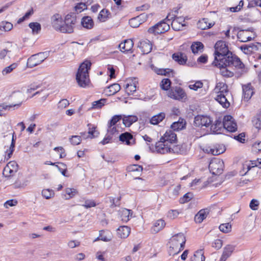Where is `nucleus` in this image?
<instances>
[{
	"label": "nucleus",
	"mask_w": 261,
	"mask_h": 261,
	"mask_svg": "<svg viewBox=\"0 0 261 261\" xmlns=\"http://www.w3.org/2000/svg\"><path fill=\"white\" fill-rule=\"evenodd\" d=\"M227 60L222 61H213L212 64L220 69V73L225 77H231L234 75V72L231 70L232 67L240 70L239 73L241 75L246 73L248 68L241 61L238 57H227Z\"/></svg>",
	"instance_id": "nucleus-1"
},
{
	"label": "nucleus",
	"mask_w": 261,
	"mask_h": 261,
	"mask_svg": "<svg viewBox=\"0 0 261 261\" xmlns=\"http://www.w3.org/2000/svg\"><path fill=\"white\" fill-rule=\"evenodd\" d=\"M91 63L85 61L80 66L76 74V80L78 85L83 88L86 87L90 83L89 70L90 69Z\"/></svg>",
	"instance_id": "nucleus-2"
},
{
	"label": "nucleus",
	"mask_w": 261,
	"mask_h": 261,
	"mask_svg": "<svg viewBox=\"0 0 261 261\" xmlns=\"http://www.w3.org/2000/svg\"><path fill=\"white\" fill-rule=\"evenodd\" d=\"M186 242V237L182 233H178L172 236L169 243L170 255H174L181 251L184 249Z\"/></svg>",
	"instance_id": "nucleus-3"
},
{
	"label": "nucleus",
	"mask_w": 261,
	"mask_h": 261,
	"mask_svg": "<svg viewBox=\"0 0 261 261\" xmlns=\"http://www.w3.org/2000/svg\"><path fill=\"white\" fill-rule=\"evenodd\" d=\"M215 59L214 61H222L227 60V57H237L233 55L228 49V46L225 41H218L215 45Z\"/></svg>",
	"instance_id": "nucleus-4"
},
{
	"label": "nucleus",
	"mask_w": 261,
	"mask_h": 261,
	"mask_svg": "<svg viewBox=\"0 0 261 261\" xmlns=\"http://www.w3.org/2000/svg\"><path fill=\"white\" fill-rule=\"evenodd\" d=\"M76 22V16L74 14H68L65 18L61 32L63 33H71L73 32L74 25Z\"/></svg>",
	"instance_id": "nucleus-5"
},
{
	"label": "nucleus",
	"mask_w": 261,
	"mask_h": 261,
	"mask_svg": "<svg viewBox=\"0 0 261 261\" xmlns=\"http://www.w3.org/2000/svg\"><path fill=\"white\" fill-rule=\"evenodd\" d=\"M48 56L47 52L39 53L32 55L28 59L27 66L33 68L39 65L48 57Z\"/></svg>",
	"instance_id": "nucleus-6"
},
{
	"label": "nucleus",
	"mask_w": 261,
	"mask_h": 261,
	"mask_svg": "<svg viewBox=\"0 0 261 261\" xmlns=\"http://www.w3.org/2000/svg\"><path fill=\"white\" fill-rule=\"evenodd\" d=\"M224 163L220 159H215L212 160L208 166L210 172L214 175H220L223 170Z\"/></svg>",
	"instance_id": "nucleus-7"
},
{
	"label": "nucleus",
	"mask_w": 261,
	"mask_h": 261,
	"mask_svg": "<svg viewBox=\"0 0 261 261\" xmlns=\"http://www.w3.org/2000/svg\"><path fill=\"white\" fill-rule=\"evenodd\" d=\"M168 96L174 99L182 100L187 98V95L184 90L180 87L171 88L168 93Z\"/></svg>",
	"instance_id": "nucleus-8"
},
{
	"label": "nucleus",
	"mask_w": 261,
	"mask_h": 261,
	"mask_svg": "<svg viewBox=\"0 0 261 261\" xmlns=\"http://www.w3.org/2000/svg\"><path fill=\"white\" fill-rule=\"evenodd\" d=\"M171 145L169 144L165 143V142L163 140H161V139L160 141L156 142L153 147L149 146V148L151 150L152 149L153 151H155L161 154H165L170 153L171 152Z\"/></svg>",
	"instance_id": "nucleus-9"
},
{
	"label": "nucleus",
	"mask_w": 261,
	"mask_h": 261,
	"mask_svg": "<svg viewBox=\"0 0 261 261\" xmlns=\"http://www.w3.org/2000/svg\"><path fill=\"white\" fill-rule=\"evenodd\" d=\"M169 29V24L164 20L149 28L148 32L154 34H160L167 31Z\"/></svg>",
	"instance_id": "nucleus-10"
},
{
	"label": "nucleus",
	"mask_w": 261,
	"mask_h": 261,
	"mask_svg": "<svg viewBox=\"0 0 261 261\" xmlns=\"http://www.w3.org/2000/svg\"><path fill=\"white\" fill-rule=\"evenodd\" d=\"M223 127L230 132H234L237 130V123L231 116L226 115L224 117L223 119Z\"/></svg>",
	"instance_id": "nucleus-11"
},
{
	"label": "nucleus",
	"mask_w": 261,
	"mask_h": 261,
	"mask_svg": "<svg viewBox=\"0 0 261 261\" xmlns=\"http://www.w3.org/2000/svg\"><path fill=\"white\" fill-rule=\"evenodd\" d=\"M212 121L209 117L203 115H197L195 117L194 124L197 127H208L212 124Z\"/></svg>",
	"instance_id": "nucleus-12"
},
{
	"label": "nucleus",
	"mask_w": 261,
	"mask_h": 261,
	"mask_svg": "<svg viewBox=\"0 0 261 261\" xmlns=\"http://www.w3.org/2000/svg\"><path fill=\"white\" fill-rule=\"evenodd\" d=\"M252 29H248L247 30H242L240 28H234V31H238L237 34L238 39L242 42H245L248 41H250L252 37L248 35V33L252 32Z\"/></svg>",
	"instance_id": "nucleus-13"
},
{
	"label": "nucleus",
	"mask_w": 261,
	"mask_h": 261,
	"mask_svg": "<svg viewBox=\"0 0 261 261\" xmlns=\"http://www.w3.org/2000/svg\"><path fill=\"white\" fill-rule=\"evenodd\" d=\"M165 143L173 146V144L177 140L176 134L172 130L166 131L165 134L161 138Z\"/></svg>",
	"instance_id": "nucleus-14"
},
{
	"label": "nucleus",
	"mask_w": 261,
	"mask_h": 261,
	"mask_svg": "<svg viewBox=\"0 0 261 261\" xmlns=\"http://www.w3.org/2000/svg\"><path fill=\"white\" fill-rule=\"evenodd\" d=\"M119 140L127 145H132L135 144V139L133 136L128 132L121 134L119 136Z\"/></svg>",
	"instance_id": "nucleus-15"
},
{
	"label": "nucleus",
	"mask_w": 261,
	"mask_h": 261,
	"mask_svg": "<svg viewBox=\"0 0 261 261\" xmlns=\"http://www.w3.org/2000/svg\"><path fill=\"white\" fill-rule=\"evenodd\" d=\"M170 150L171 152L170 153H173L185 154L188 151V148L187 144L185 143H182L181 144H178L176 145L173 144V146H171Z\"/></svg>",
	"instance_id": "nucleus-16"
},
{
	"label": "nucleus",
	"mask_w": 261,
	"mask_h": 261,
	"mask_svg": "<svg viewBox=\"0 0 261 261\" xmlns=\"http://www.w3.org/2000/svg\"><path fill=\"white\" fill-rule=\"evenodd\" d=\"M138 47L141 49L143 54H148L152 49V45L149 40L139 41Z\"/></svg>",
	"instance_id": "nucleus-17"
},
{
	"label": "nucleus",
	"mask_w": 261,
	"mask_h": 261,
	"mask_svg": "<svg viewBox=\"0 0 261 261\" xmlns=\"http://www.w3.org/2000/svg\"><path fill=\"white\" fill-rule=\"evenodd\" d=\"M203 151L208 154L217 155L222 153L224 152V149L222 147H220L219 145H215L213 146L206 147L203 149Z\"/></svg>",
	"instance_id": "nucleus-18"
},
{
	"label": "nucleus",
	"mask_w": 261,
	"mask_h": 261,
	"mask_svg": "<svg viewBox=\"0 0 261 261\" xmlns=\"http://www.w3.org/2000/svg\"><path fill=\"white\" fill-rule=\"evenodd\" d=\"M242 89L244 99L247 100L250 99L254 93L253 88L250 83L242 86Z\"/></svg>",
	"instance_id": "nucleus-19"
},
{
	"label": "nucleus",
	"mask_w": 261,
	"mask_h": 261,
	"mask_svg": "<svg viewBox=\"0 0 261 261\" xmlns=\"http://www.w3.org/2000/svg\"><path fill=\"white\" fill-rule=\"evenodd\" d=\"M134 46V42L132 39H126L119 45L120 49L122 52L130 51Z\"/></svg>",
	"instance_id": "nucleus-20"
},
{
	"label": "nucleus",
	"mask_w": 261,
	"mask_h": 261,
	"mask_svg": "<svg viewBox=\"0 0 261 261\" xmlns=\"http://www.w3.org/2000/svg\"><path fill=\"white\" fill-rule=\"evenodd\" d=\"M234 249V246L231 245L226 246L223 249V253L219 261H225L231 255Z\"/></svg>",
	"instance_id": "nucleus-21"
},
{
	"label": "nucleus",
	"mask_w": 261,
	"mask_h": 261,
	"mask_svg": "<svg viewBox=\"0 0 261 261\" xmlns=\"http://www.w3.org/2000/svg\"><path fill=\"white\" fill-rule=\"evenodd\" d=\"M130 232V228L126 226H120L117 229V236L121 239L127 238Z\"/></svg>",
	"instance_id": "nucleus-22"
},
{
	"label": "nucleus",
	"mask_w": 261,
	"mask_h": 261,
	"mask_svg": "<svg viewBox=\"0 0 261 261\" xmlns=\"http://www.w3.org/2000/svg\"><path fill=\"white\" fill-rule=\"evenodd\" d=\"M63 23L62 19L59 14H56L53 16L52 17V25L55 30L61 32Z\"/></svg>",
	"instance_id": "nucleus-23"
},
{
	"label": "nucleus",
	"mask_w": 261,
	"mask_h": 261,
	"mask_svg": "<svg viewBox=\"0 0 261 261\" xmlns=\"http://www.w3.org/2000/svg\"><path fill=\"white\" fill-rule=\"evenodd\" d=\"M209 213L207 208L202 209L195 216L194 220L196 223H200L205 219Z\"/></svg>",
	"instance_id": "nucleus-24"
},
{
	"label": "nucleus",
	"mask_w": 261,
	"mask_h": 261,
	"mask_svg": "<svg viewBox=\"0 0 261 261\" xmlns=\"http://www.w3.org/2000/svg\"><path fill=\"white\" fill-rule=\"evenodd\" d=\"M215 90H216L218 95H228L229 93L227 85L223 82H219L217 84Z\"/></svg>",
	"instance_id": "nucleus-25"
},
{
	"label": "nucleus",
	"mask_w": 261,
	"mask_h": 261,
	"mask_svg": "<svg viewBox=\"0 0 261 261\" xmlns=\"http://www.w3.org/2000/svg\"><path fill=\"white\" fill-rule=\"evenodd\" d=\"M119 214L121 220L124 222H127L132 217L133 212L132 210L123 208L120 210Z\"/></svg>",
	"instance_id": "nucleus-26"
},
{
	"label": "nucleus",
	"mask_w": 261,
	"mask_h": 261,
	"mask_svg": "<svg viewBox=\"0 0 261 261\" xmlns=\"http://www.w3.org/2000/svg\"><path fill=\"white\" fill-rule=\"evenodd\" d=\"M215 24V22H208V19L206 18H202L199 20L197 23L198 27L201 30H206L212 28Z\"/></svg>",
	"instance_id": "nucleus-27"
},
{
	"label": "nucleus",
	"mask_w": 261,
	"mask_h": 261,
	"mask_svg": "<svg viewBox=\"0 0 261 261\" xmlns=\"http://www.w3.org/2000/svg\"><path fill=\"white\" fill-rule=\"evenodd\" d=\"M166 223L163 219H159L156 221L151 228V231L153 233H158L163 229Z\"/></svg>",
	"instance_id": "nucleus-28"
},
{
	"label": "nucleus",
	"mask_w": 261,
	"mask_h": 261,
	"mask_svg": "<svg viewBox=\"0 0 261 261\" xmlns=\"http://www.w3.org/2000/svg\"><path fill=\"white\" fill-rule=\"evenodd\" d=\"M241 50L245 54H250L252 52L258 50L257 45L251 44V45L244 44L240 46Z\"/></svg>",
	"instance_id": "nucleus-29"
},
{
	"label": "nucleus",
	"mask_w": 261,
	"mask_h": 261,
	"mask_svg": "<svg viewBox=\"0 0 261 261\" xmlns=\"http://www.w3.org/2000/svg\"><path fill=\"white\" fill-rule=\"evenodd\" d=\"M227 95H217L215 100L217 101L223 108H227L230 106V103L226 98Z\"/></svg>",
	"instance_id": "nucleus-30"
},
{
	"label": "nucleus",
	"mask_w": 261,
	"mask_h": 261,
	"mask_svg": "<svg viewBox=\"0 0 261 261\" xmlns=\"http://www.w3.org/2000/svg\"><path fill=\"white\" fill-rule=\"evenodd\" d=\"M106 99L101 98L98 100L94 101L92 103V106L88 109V111L92 110H98L105 106L106 102Z\"/></svg>",
	"instance_id": "nucleus-31"
},
{
	"label": "nucleus",
	"mask_w": 261,
	"mask_h": 261,
	"mask_svg": "<svg viewBox=\"0 0 261 261\" xmlns=\"http://www.w3.org/2000/svg\"><path fill=\"white\" fill-rule=\"evenodd\" d=\"M100 234V240L103 242H110L112 239V233L108 230H100L99 232Z\"/></svg>",
	"instance_id": "nucleus-32"
},
{
	"label": "nucleus",
	"mask_w": 261,
	"mask_h": 261,
	"mask_svg": "<svg viewBox=\"0 0 261 261\" xmlns=\"http://www.w3.org/2000/svg\"><path fill=\"white\" fill-rule=\"evenodd\" d=\"M138 118L137 116L131 115L124 116L122 119L123 123L126 127L130 126L134 122H136Z\"/></svg>",
	"instance_id": "nucleus-33"
},
{
	"label": "nucleus",
	"mask_w": 261,
	"mask_h": 261,
	"mask_svg": "<svg viewBox=\"0 0 261 261\" xmlns=\"http://www.w3.org/2000/svg\"><path fill=\"white\" fill-rule=\"evenodd\" d=\"M165 117V114L163 112L160 113L151 117L150 120L151 124L156 125L162 121Z\"/></svg>",
	"instance_id": "nucleus-34"
},
{
	"label": "nucleus",
	"mask_w": 261,
	"mask_h": 261,
	"mask_svg": "<svg viewBox=\"0 0 261 261\" xmlns=\"http://www.w3.org/2000/svg\"><path fill=\"white\" fill-rule=\"evenodd\" d=\"M81 23L83 27L88 29H91L94 25L92 19L89 16L83 17L81 21Z\"/></svg>",
	"instance_id": "nucleus-35"
},
{
	"label": "nucleus",
	"mask_w": 261,
	"mask_h": 261,
	"mask_svg": "<svg viewBox=\"0 0 261 261\" xmlns=\"http://www.w3.org/2000/svg\"><path fill=\"white\" fill-rule=\"evenodd\" d=\"M16 139V137L14 136V133H13L12 138V141L10 145V146L9 147V149L7 150L6 151V153H7V156L5 157V158L7 160L9 159L11 155L13 154V152L14 150V147H15V140Z\"/></svg>",
	"instance_id": "nucleus-36"
},
{
	"label": "nucleus",
	"mask_w": 261,
	"mask_h": 261,
	"mask_svg": "<svg viewBox=\"0 0 261 261\" xmlns=\"http://www.w3.org/2000/svg\"><path fill=\"white\" fill-rule=\"evenodd\" d=\"M222 127L223 122L220 120H216L215 124L211 125V130L214 133L220 134Z\"/></svg>",
	"instance_id": "nucleus-37"
},
{
	"label": "nucleus",
	"mask_w": 261,
	"mask_h": 261,
	"mask_svg": "<svg viewBox=\"0 0 261 261\" xmlns=\"http://www.w3.org/2000/svg\"><path fill=\"white\" fill-rule=\"evenodd\" d=\"M203 46V44L201 42H196L192 44L191 48L193 53L195 54L198 52H201Z\"/></svg>",
	"instance_id": "nucleus-38"
},
{
	"label": "nucleus",
	"mask_w": 261,
	"mask_h": 261,
	"mask_svg": "<svg viewBox=\"0 0 261 261\" xmlns=\"http://www.w3.org/2000/svg\"><path fill=\"white\" fill-rule=\"evenodd\" d=\"M179 19H174L171 22V27L172 29L176 31L182 30L183 28L185 26V24L181 23L178 22Z\"/></svg>",
	"instance_id": "nucleus-39"
},
{
	"label": "nucleus",
	"mask_w": 261,
	"mask_h": 261,
	"mask_svg": "<svg viewBox=\"0 0 261 261\" xmlns=\"http://www.w3.org/2000/svg\"><path fill=\"white\" fill-rule=\"evenodd\" d=\"M17 63H12L10 65L4 68L2 71V73L3 75H6L7 74H9L10 73H11L13 70L16 69L17 67Z\"/></svg>",
	"instance_id": "nucleus-40"
},
{
	"label": "nucleus",
	"mask_w": 261,
	"mask_h": 261,
	"mask_svg": "<svg viewBox=\"0 0 261 261\" xmlns=\"http://www.w3.org/2000/svg\"><path fill=\"white\" fill-rule=\"evenodd\" d=\"M110 14L108 10L102 9L100 11L98 15V19L101 22H105L109 18V15Z\"/></svg>",
	"instance_id": "nucleus-41"
},
{
	"label": "nucleus",
	"mask_w": 261,
	"mask_h": 261,
	"mask_svg": "<svg viewBox=\"0 0 261 261\" xmlns=\"http://www.w3.org/2000/svg\"><path fill=\"white\" fill-rule=\"evenodd\" d=\"M29 27L32 29L33 34H38L41 30V24L38 22H31Z\"/></svg>",
	"instance_id": "nucleus-42"
},
{
	"label": "nucleus",
	"mask_w": 261,
	"mask_h": 261,
	"mask_svg": "<svg viewBox=\"0 0 261 261\" xmlns=\"http://www.w3.org/2000/svg\"><path fill=\"white\" fill-rule=\"evenodd\" d=\"M172 58L180 65L186 64L187 61V58H185L181 54H174L172 55Z\"/></svg>",
	"instance_id": "nucleus-43"
},
{
	"label": "nucleus",
	"mask_w": 261,
	"mask_h": 261,
	"mask_svg": "<svg viewBox=\"0 0 261 261\" xmlns=\"http://www.w3.org/2000/svg\"><path fill=\"white\" fill-rule=\"evenodd\" d=\"M143 17V15L141 14L139 16L133 18L129 21V24L132 28H136L140 25L141 22H140V17Z\"/></svg>",
	"instance_id": "nucleus-44"
},
{
	"label": "nucleus",
	"mask_w": 261,
	"mask_h": 261,
	"mask_svg": "<svg viewBox=\"0 0 261 261\" xmlns=\"http://www.w3.org/2000/svg\"><path fill=\"white\" fill-rule=\"evenodd\" d=\"M185 123L183 122L182 120L181 121L179 120L173 122L171 125V128L173 131H178L184 128L185 127Z\"/></svg>",
	"instance_id": "nucleus-45"
},
{
	"label": "nucleus",
	"mask_w": 261,
	"mask_h": 261,
	"mask_svg": "<svg viewBox=\"0 0 261 261\" xmlns=\"http://www.w3.org/2000/svg\"><path fill=\"white\" fill-rule=\"evenodd\" d=\"M108 88L109 89V95H114L120 90L121 86L119 84L115 83L109 86Z\"/></svg>",
	"instance_id": "nucleus-46"
},
{
	"label": "nucleus",
	"mask_w": 261,
	"mask_h": 261,
	"mask_svg": "<svg viewBox=\"0 0 261 261\" xmlns=\"http://www.w3.org/2000/svg\"><path fill=\"white\" fill-rule=\"evenodd\" d=\"M13 28V24L9 22L3 21L0 22V30L9 31Z\"/></svg>",
	"instance_id": "nucleus-47"
},
{
	"label": "nucleus",
	"mask_w": 261,
	"mask_h": 261,
	"mask_svg": "<svg viewBox=\"0 0 261 261\" xmlns=\"http://www.w3.org/2000/svg\"><path fill=\"white\" fill-rule=\"evenodd\" d=\"M77 193L76 190L74 188H67L65 190V198L69 199L75 196Z\"/></svg>",
	"instance_id": "nucleus-48"
},
{
	"label": "nucleus",
	"mask_w": 261,
	"mask_h": 261,
	"mask_svg": "<svg viewBox=\"0 0 261 261\" xmlns=\"http://www.w3.org/2000/svg\"><path fill=\"white\" fill-rule=\"evenodd\" d=\"M126 91L128 94H133L136 91V85L134 83H127L125 87Z\"/></svg>",
	"instance_id": "nucleus-49"
},
{
	"label": "nucleus",
	"mask_w": 261,
	"mask_h": 261,
	"mask_svg": "<svg viewBox=\"0 0 261 261\" xmlns=\"http://www.w3.org/2000/svg\"><path fill=\"white\" fill-rule=\"evenodd\" d=\"M205 257L201 251H197L192 257L191 261H204Z\"/></svg>",
	"instance_id": "nucleus-50"
},
{
	"label": "nucleus",
	"mask_w": 261,
	"mask_h": 261,
	"mask_svg": "<svg viewBox=\"0 0 261 261\" xmlns=\"http://www.w3.org/2000/svg\"><path fill=\"white\" fill-rule=\"evenodd\" d=\"M17 171V170L11 169L10 167L6 166L3 170V174L6 177H10Z\"/></svg>",
	"instance_id": "nucleus-51"
},
{
	"label": "nucleus",
	"mask_w": 261,
	"mask_h": 261,
	"mask_svg": "<svg viewBox=\"0 0 261 261\" xmlns=\"http://www.w3.org/2000/svg\"><path fill=\"white\" fill-rule=\"evenodd\" d=\"M110 202L111 203L110 207L112 208L119 206L120 205L121 197H119L117 198L113 197H109Z\"/></svg>",
	"instance_id": "nucleus-52"
},
{
	"label": "nucleus",
	"mask_w": 261,
	"mask_h": 261,
	"mask_svg": "<svg viewBox=\"0 0 261 261\" xmlns=\"http://www.w3.org/2000/svg\"><path fill=\"white\" fill-rule=\"evenodd\" d=\"M171 81L169 79H163L161 84L160 86L164 90H168L171 86Z\"/></svg>",
	"instance_id": "nucleus-53"
},
{
	"label": "nucleus",
	"mask_w": 261,
	"mask_h": 261,
	"mask_svg": "<svg viewBox=\"0 0 261 261\" xmlns=\"http://www.w3.org/2000/svg\"><path fill=\"white\" fill-rule=\"evenodd\" d=\"M154 71L159 75H167L170 71L169 69H161L157 67H153L152 68Z\"/></svg>",
	"instance_id": "nucleus-54"
},
{
	"label": "nucleus",
	"mask_w": 261,
	"mask_h": 261,
	"mask_svg": "<svg viewBox=\"0 0 261 261\" xmlns=\"http://www.w3.org/2000/svg\"><path fill=\"white\" fill-rule=\"evenodd\" d=\"M219 228L221 231L224 233H227L231 231V226L228 223H224L221 224Z\"/></svg>",
	"instance_id": "nucleus-55"
},
{
	"label": "nucleus",
	"mask_w": 261,
	"mask_h": 261,
	"mask_svg": "<svg viewBox=\"0 0 261 261\" xmlns=\"http://www.w3.org/2000/svg\"><path fill=\"white\" fill-rule=\"evenodd\" d=\"M12 56V50L8 49H3L0 51V59H4L6 56L9 58Z\"/></svg>",
	"instance_id": "nucleus-56"
},
{
	"label": "nucleus",
	"mask_w": 261,
	"mask_h": 261,
	"mask_svg": "<svg viewBox=\"0 0 261 261\" xmlns=\"http://www.w3.org/2000/svg\"><path fill=\"white\" fill-rule=\"evenodd\" d=\"M87 7L86 4H84L83 3H79L74 6V11L77 13H79L83 11L84 10L87 9Z\"/></svg>",
	"instance_id": "nucleus-57"
},
{
	"label": "nucleus",
	"mask_w": 261,
	"mask_h": 261,
	"mask_svg": "<svg viewBox=\"0 0 261 261\" xmlns=\"http://www.w3.org/2000/svg\"><path fill=\"white\" fill-rule=\"evenodd\" d=\"M54 195V192L53 190L49 189H44L42 191V195L43 197L47 199L50 198Z\"/></svg>",
	"instance_id": "nucleus-58"
},
{
	"label": "nucleus",
	"mask_w": 261,
	"mask_h": 261,
	"mask_svg": "<svg viewBox=\"0 0 261 261\" xmlns=\"http://www.w3.org/2000/svg\"><path fill=\"white\" fill-rule=\"evenodd\" d=\"M89 127V131H88V134L89 135V137L91 138L96 137L98 136L99 134V133L95 130V127L94 126H92V127H90L91 125L88 124Z\"/></svg>",
	"instance_id": "nucleus-59"
},
{
	"label": "nucleus",
	"mask_w": 261,
	"mask_h": 261,
	"mask_svg": "<svg viewBox=\"0 0 261 261\" xmlns=\"http://www.w3.org/2000/svg\"><path fill=\"white\" fill-rule=\"evenodd\" d=\"M81 137L80 136H72L70 138V142L73 145H77L81 142Z\"/></svg>",
	"instance_id": "nucleus-60"
},
{
	"label": "nucleus",
	"mask_w": 261,
	"mask_h": 261,
	"mask_svg": "<svg viewBox=\"0 0 261 261\" xmlns=\"http://www.w3.org/2000/svg\"><path fill=\"white\" fill-rule=\"evenodd\" d=\"M69 105V101L66 99H61L58 103V108L60 109H63L68 107Z\"/></svg>",
	"instance_id": "nucleus-61"
},
{
	"label": "nucleus",
	"mask_w": 261,
	"mask_h": 261,
	"mask_svg": "<svg viewBox=\"0 0 261 261\" xmlns=\"http://www.w3.org/2000/svg\"><path fill=\"white\" fill-rule=\"evenodd\" d=\"M203 83L200 81H197L193 84H190L189 86L190 89L194 90L195 91L197 90L199 88L202 87Z\"/></svg>",
	"instance_id": "nucleus-62"
},
{
	"label": "nucleus",
	"mask_w": 261,
	"mask_h": 261,
	"mask_svg": "<svg viewBox=\"0 0 261 261\" xmlns=\"http://www.w3.org/2000/svg\"><path fill=\"white\" fill-rule=\"evenodd\" d=\"M82 205L86 208H89L95 206L96 204L93 200H87L85 201V203Z\"/></svg>",
	"instance_id": "nucleus-63"
},
{
	"label": "nucleus",
	"mask_w": 261,
	"mask_h": 261,
	"mask_svg": "<svg viewBox=\"0 0 261 261\" xmlns=\"http://www.w3.org/2000/svg\"><path fill=\"white\" fill-rule=\"evenodd\" d=\"M223 245V241L220 239L215 240L212 243V247L217 250L220 249Z\"/></svg>",
	"instance_id": "nucleus-64"
}]
</instances>
